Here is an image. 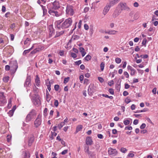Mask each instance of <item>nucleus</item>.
Masks as SVG:
<instances>
[{
    "label": "nucleus",
    "instance_id": "63",
    "mask_svg": "<svg viewBox=\"0 0 158 158\" xmlns=\"http://www.w3.org/2000/svg\"><path fill=\"white\" fill-rule=\"evenodd\" d=\"M10 66L9 65H6L5 66V69L6 70L8 71L10 69Z\"/></svg>",
    "mask_w": 158,
    "mask_h": 158
},
{
    "label": "nucleus",
    "instance_id": "40",
    "mask_svg": "<svg viewBox=\"0 0 158 158\" xmlns=\"http://www.w3.org/2000/svg\"><path fill=\"white\" fill-rule=\"evenodd\" d=\"M91 58V56L89 55H88L85 58V60L87 61L90 60Z\"/></svg>",
    "mask_w": 158,
    "mask_h": 158
},
{
    "label": "nucleus",
    "instance_id": "62",
    "mask_svg": "<svg viewBox=\"0 0 158 158\" xmlns=\"http://www.w3.org/2000/svg\"><path fill=\"white\" fill-rule=\"evenodd\" d=\"M108 84L109 86H111L114 84V81L113 80L109 81L108 83Z\"/></svg>",
    "mask_w": 158,
    "mask_h": 158
},
{
    "label": "nucleus",
    "instance_id": "18",
    "mask_svg": "<svg viewBox=\"0 0 158 158\" xmlns=\"http://www.w3.org/2000/svg\"><path fill=\"white\" fill-rule=\"evenodd\" d=\"M34 140V136L32 135L31 137H30L29 139L28 140V145L29 146H31L32 143L33 142Z\"/></svg>",
    "mask_w": 158,
    "mask_h": 158
},
{
    "label": "nucleus",
    "instance_id": "60",
    "mask_svg": "<svg viewBox=\"0 0 158 158\" xmlns=\"http://www.w3.org/2000/svg\"><path fill=\"white\" fill-rule=\"evenodd\" d=\"M131 102V101L130 99L128 98H127L125 99V102L127 104H128L129 103Z\"/></svg>",
    "mask_w": 158,
    "mask_h": 158
},
{
    "label": "nucleus",
    "instance_id": "36",
    "mask_svg": "<svg viewBox=\"0 0 158 158\" xmlns=\"http://www.w3.org/2000/svg\"><path fill=\"white\" fill-rule=\"evenodd\" d=\"M11 99L10 98L8 101V103L7 105V107L8 108H10L11 106Z\"/></svg>",
    "mask_w": 158,
    "mask_h": 158
},
{
    "label": "nucleus",
    "instance_id": "32",
    "mask_svg": "<svg viewBox=\"0 0 158 158\" xmlns=\"http://www.w3.org/2000/svg\"><path fill=\"white\" fill-rule=\"evenodd\" d=\"M30 155L28 152H25L24 157L23 158H30Z\"/></svg>",
    "mask_w": 158,
    "mask_h": 158
},
{
    "label": "nucleus",
    "instance_id": "33",
    "mask_svg": "<svg viewBox=\"0 0 158 158\" xmlns=\"http://www.w3.org/2000/svg\"><path fill=\"white\" fill-rule=\"evenodd\" d=\"M89 155V158H96L95 154L94 152H92Z\"/></svg>",
    "mask_w": 158,
    "mask_h": 158
},
{
    "label": "nucleus",
    "instance_id": "15",
    "mask_svg": "<svg viewBox=\"0 0 158 158\" xmlns=\"http://www.w3.org/2000/svg\"><path fill=\"white\" fill-rule=\"evenodd\" d=\"M31 85V77L28 76L27 77L25 82L24 83V85L26 87Z\"/></svg>",
    "mask_w": 158,
    "mask_h": 158
},
{
    "label": "nucleus",
    "instance_id": "53",
    "mask_svg": "<svg viewBox=\"0 0 158 158\" xmlns=\"http://www.w3.org/2000/svg\"><path fill=\"white\" fill-rule=\"evenodd\" d=\"M84 79V76L83 75H81L79 77V80L81 82H82V81Z\"/></svg>",
    "mask_w": 158,
    "mask_h": 158
},
{
    "label": "nucleus",
    "instance_id": "29",
    "mask_svg": "<svg viewBox=\"0 0 158 158\" xmlns=\"http://www.w3.org/2000/svg\"><path fill=\"white\" fill-rule=\"evenodd\" d=\"M43 10L44 15H45L46 14L47 12V10L46 8V7L43 5L41 6Z\"/></svg>",
    "mask_w": 158,
    "mask_h": 158
},
{
    "label": "nucleus",
    "instance_id": "4",
    "mask_svg": "<svg viewBox=\"0 0 158 158\" xmlns=\"http://www.w3.org/2000/svg\"><path fill=\"white\" fill-rule=\"evenodd\" d=\"M41 115L39 114L34 121L35 127L36 128L38 127L41 125Z\"/></svg>",
    "mask_w": 158,
    "mask_h": 158
},
{
    "label": "nucleus",
    "instance_id": "25",
    "mask_svg": "<svg viewBox=\"0 0 158 158\" xmlns=\"http://www.w3.org/2000/svg\"><path fill=\"white\" fill-rule=\"evenodd\" d=\"M7 43V41L4 40L2 39V38H0V44H3V47L5 46Z\"/></svg>",
    "mask_w": 158,
    "mask_h": 158
},
{
    "label": "nucleus",
    "instance_id": "14",
    "mask_svg": "<svg viewBox=\"0 0 158 158\" xmlns=\"http://www.w3.org/2000/svg\"><path fill=\"white\" fill-rule=\"evenodd\" d=\"M120 0H109V2L107 4L111 7L118 3Z\"/></svg>",
    "mask_w": 158,
    "mask_h": 158
},
{
    "label": "nucleus",
    "instance_id": "57",
    "mask_svg": "<svg viewBox=\"0 0 158 158\" xmlns=\"http://www.w3.org/2000/svg\"><path fill=\"white\" fill-rule=\"evenodd\" d=\"M109 92L110 94H111L112 95L114 94V91L113 89H109Z\"/></svg>",
    "mask_w": 158,
    "mask_h": 158
},
{
    "label": "nucleus",
    "instance_id": "42",
    "mask_svg": "<svg viewBox=\"0 0 158 158\" xmlns=\"http://www.w3.org/2000/svg\"><path fill=\"white\" fill-rule=\"evenodd\" d=\"M133 152L132 151L130 152L128 154L127 156L128 157H133L135 155L133 153H132Z\"/></svg>",
    "mask_w": 158,
    "mask_h": 158
},
{
    "label": "nucleus",
    "instance_id": "43",
    "mask_svg": "<svg viewBox=\"0 0 158 158\" xmlns=\"http://www.w3.org/2000/svg\"><path fill=\"white\" fill-rule=\"evenodd\" d=\"M54 105L56 107H58L59 105V102L57 100L55 99L54 100Z\"/></svg>",
    "mask_w": 158,
    "mask_h": 158
},
{
    "label": "nucleus",
    "instance_id": "23",
    "mask_svg": "<svg viewBox=\"0 0 158 158\" xmlns=\"http://www.w3.org/2000/svg\"><path fill=\"white\" fill-rule=\"evenodd\" d=\"M36 48L38 52H39L43 50L44 49V47L42 45H40L38 46Z\"/></svg>",
    "mask_w": 158,
    "mask_h": 158
},
{
    "label": "nucleus",
    "instance_id": "20",
    "mask_svg": "<svg viewBox=\"0 0 158 158\" xmlns=\"http://www.w3.org/2000/svg\"><path fill=\"white\" fill-rule=\"evenodd\" d=\"M83 128V126L81 125H78L76 128V132L77 133L79 131H81Z\"/></svg>",
    "mask_w": 158,
    "mask_h": 158
},
{
    "label": "nucleus",
    "instance_id": "16",
    "mask_svg": "<svg viewBox=\"0 0 158 158\" xmlns=\"http://www.w3.org/2000/svg\"><path fill=\"white\" fill-rule=\"evenodd\" d=\"M110 7H111L107 4L103 10V14L104 15H106L109 11Z\"/></svg>",
    "mask_w": 158,
    "mask_h": 158
},
{
    "label": "nucleus",
    "instance_id": "51",
    "mask_svg": "<svg viewBox=\"0 0 158 158\" xmlns=\"http://www.w3.org/2000/svg\"><path fill=\"white\" fill-rule=\"evenodd\" d=\"M47 85V88L48 89V90L50 92L51 90V84L50 82L48 83V84Z\"/></svg>",
    "mask_w": 158,
    "mask_h": 158
},
{
    "label": "nucleus",
    "instance_id": "58",
    "mask_svg": "<svg viewBox=\"0 0 158 158\" xmlns=\"http://www.w3.org/2000/svg\"><path fill=\"white\" fill-rule=\"evenodd\" d=\"M145 119L147 120V121L149 123H150L151 124L153 123L151 121V119H150V118H149L148 117H146L145 118Z\"/></svg>",
    "mask_w": 158,
    "mask_h": 158
},
{
    "label": "nucleus",
    "instance_id": "27",
    "mask_svg": "<svg viewBox=\"0 0 158 158\" xmlns=\"http://www.w3.org/2000/svg\"><path fill=\"white\" fill-rule=\"evenodd\" d=\"M123 123L125 125H127L130 124V121L128 119H125L123 120Z\"/></svg>",
    "mask_w": 158,
    "mask_h": 158
},
{
    "label": "nucleus",
    "instance_id": "38",
    "mask_svg": "<svg viewBox=\"0 0 158 158\" xmlns=\"http://www.w3.org/2000/svg\"><path fill=\"white\" fill-rule=\"evenodd\" d=\"M115 61L117 64H119L121 63V60L120 58L117 57L115 58Z\"/></svg>",
    "mask_w": 158,
    "mask_h": 158
},
{
    "label": "nucleus",
    "instance_id": "54",
    "mask_svg": "<svg viewBox=\"0 0 158 158\" xmlns=\"http://www.w3.org/2000/svg\"><path fill=\"white\" fill-rule=\"evenodd\" d=\"M98 79L99 81L101 83H102L104 82V80L103 78L101 77H98Z\"/></svg>",
    "mask_w": 158,
    "mask_h": 158
},
{
    "label": "nucleus",
    "instance_id": "34",
    "mask_svg": "<svg viewBox=\"0 0 158 158\" xmlns=\"http://www.w3.org/2000/svg\"><path fill=\"white\" fill-rule=\"evenodd\" d=\"M48 109L47 108H45L43 114L44 117H46L48 115Z\"/></svg>",
    "mask_w": 158,
    "mask_h": 158
},
{
    "label": "nucleus",
    "instance_id": "21",
    "mask_svg": "<svg viewBox=\"0 0 158 158\" xmlns=\"http://www.w3.org/2000/svg\"><path fill=\"white\" fill-rule=\"evenodd\" d=\"M64 33V31H57L56 35L55 36V38L59 37L61 35L63 34Z\"/></svg>",
    "mask_w": 158,
    "mask_h": 158
},
{
    "label": "nucleus",
    "instance_id": "30",
    "mask_svg": "<svg viewBox=\"0 0 158 158\" xmlns=\"http://www.w3.org/2000/svg\"><path fill=\"white\" fill-rule=\"evenodd\" d=\"M65 124V123H64L61 122L57 125V127L60 129Z\"/></svg>",
    "mask_w": 158,
    "mask_h": 158
},
{
    "label": "nucleus",
    "instance_id": "44",
    "mask_svg": "<svg viewBox=\"0 0 158 158\" xmlns=\"http://www.w3.org/2000/svg\"><path fill=\"white\" fill-rule=\"evenodd\" d=\"M60 86L59 85H56L54 86V89L56 91H57L59 89Z\"/></svg>",
    "mask_w": 158,
    "mask_h": 158
},
{
    "label": "nucleus",
    "instance_id": "46",
    "mask_svg": "<svg viewBox=\"0 0 158 158\" xmlns=\"http://www.w3.org/2000/svg\"><path fill=\"white\" fill-rule=\"evenodd\" d=\"M11 136L10 135H8L7 136V140L8 142H9L11 141Z\"/></svg>",
    "mask_w": 158,
    "mask_h": 158
},
{
    "label": "nucleus",
    "instance_id": "1",
    "mask_svg": "<svg viewBox=\"0 0 158 158\" xmlns=\"http://www.w3.org/2000/svg\"><path fill=\"white\" fill-rule=\"evenodd\" d=\"M60 7L59 2L55 1L53 3H49L47 5V8L48 9V13L51 15L59 17L60 15V14L57 10Z\"/></svg>",
    "mask_w": 158,
    "mask_h": 158
},
{
    "label": "nucleus",
    "instance_id": "48",
    "mask_svg": "<svg viewBox=\"0 0 158 158\" xmlns=\"http://www.w3.org/2000/svg\"><path fill=\"white\" fill-rule=\"evenodd\" d=\"M9 79V77H5L3 78V80L5 82H7Z\"/></svg>",
    "mask_w": 158,
    "mask_h": 158
},
{
    "label": "nucleus",
    "instance_id": "47",
    "mask_svg": "<svg viewBox=\"0 0 158 158\" xmlns=\"http://www.w3.org/2000/svg\"><path fill=\"white\" fill-rule=\"evenodd\" d=\"M71 55L72 57L73 58H76L77 57V55L75 53L73 52L71 53Z\"/></svg>",
    "mask_w": 158,
    "mask_h": 158
},
{
    "label": "nucleus",
    "instance_id": "50",
    "mask_svg": "<svg viewBox=\"0 0 158 158\" xmlns=\"http://www.w3.org/2000/svg\"><path fill=\"white\" fill-rule=\"evenodd\" d=\"M68 152V149H65L63 151L61 152V154L63 155H65V154L67 153Z\"/></svg>",
    "mask_w": 158,
    "mask_h": 158
},
{
    "label": "nucleus",
    "instance_id": "7",
    "mask_svg": "<svg viewBox=\"0 0 158 158\" xmlns=\"http://www.w3.org/2000/svg\"><path fill=\"white\" fill-rule=\"evenodd\" d=\"M66 11V14L70 16L73 15L74 13L72 6L70 5L67 6Z\"/></svg>",
    "mask_w": 158,
    "mask_h": 158
},
{
    "label": "nucleus",
    "instance_id": "31",
    "mask_svg": "<svg viewBox=\"0 0 158 158\" xmlns=\"http://www.w3.org/2000/svg\"><path fill=\"white\" fill-rule=\"evenodd\" d=\"M148 110V109L144 108L143 110H136L135 112V113H140V112H146V111H147Z\"/></svg>",
    "mask_w": 158,
    "mask_h": 158
},
{
    "label": "nucleus",
    "instance_id": "13",
    "mask_svg": "<svg viewBox=\"0 0 158 158\" xmlns=\"http://www.w3.org/2000/svg\"><path fill=\"white\" fill-rule=\"evenodd\" d=\"M122 11L118 7H117L114 10L113 14V16L114 18H116L121 13Z\"/></svg>",
    "mask_w": 158,
    "mask_h": 158
},
{
    "label": "nucleus",
    "instance_id": "3",
    "mask_svg": "<svg viewBox=\"0 0 158 158\" xmlns=\"http://www.w3.org/2000/svg\"><path fill=\"white\" fill-rule=\"evenodd\" d=\"M36 114L35 110L33 109L27 115L26 118V122H28L30 121L31 119L34 118Z\"/></svg>",
    "mask_w": 158,
    "mask_h": 158
},
{
    "label": "nucleus",
    "instance_id": "56",
    "mask_svg": "<svg viewBox=\"0 0 158 158\" xmlns=\"http://www.w3.org/2000/svg\"><path fill=\"white\" fill-rule=\"evenodd\" d=\"M46 100L48 102H49L50 101V100L51 98V96H46Z\"/></svg>",
    "mask_w": 158,
    "mask_h": 158
},
{
    "label": "nucleus",
    "instance_id": "28",
    "mask_svg": "<svg viewBox=\"0 0 158 158\" xmlns=\"http://www.w3.org/2000/svg\"><path fill=\"white\" fill-rule=\"evenodd\" d=\"M120 151L123 153H125L127 152V150L126 148L122 147L121 148Z\"/></svg>",
    "mask_w": 158,
    "mask_h": 158
},
{
    "label": "nucleus",
    "instance_id": "39",
    "mask_svg": "<svg viewBox=\"0 0 158 158\" xmlns=\"http://www.w3.org/2000/svg\"><path fill=\"white\" fill-rule=\"evenodd\" d=\"M14 112V111L13 110H10L8 112V114L9 116L11 117L13 115Z\"/></svg>",
    "mask_w": 158,
    "mask_h": 158
},
{
    "label": "nucleus",
    "instance_id": "19",
    "mask_svg": "<svg viewBox=\"0 0 158 158\" xmlns=\"http://www.w3.org/2000/svg\"><path fill=\"white\" fill-rule=\"evenodd\" d=\"M35 83L37 86H39L40 85V81L38 76H36V78L35 79Z\"/></svg>",
    "mask_w": 158,
    "mask_h": 158
},
{
    "label": "nucleus",
    "instance_id": "22",
    "mask_svg": "<svg viewBox=\"0 0 158 158\" xmlns=\"http://www.w3.org/2000/svg\"><path fill=\"white\" fill-rule=\"evenodd\" d=\"M33 46L31 48L25 50L23 52V55H26L33 48Z\"/></svg>",
    "mask_w": 158,
    "mask_h": 158
},
{
    "label": "nucleus",
    "instance_id": "49",
    "mask_svg": "<svg viewBox=\"0 0 158 158\" xmlns=\"http://www.w3.org/2000/svg\"><path fill=\"white\" fill-rule=\"evenodd\" d=\"M69 80V77H67L66 78H64V83L65 84L66 83H67Z\"/></svg>",
    "mask_w": 158,
    "mask_h": 158
},
{
    "label": "nucleus",
    "instance_id": "9",
    "mask_svg": "<svg viewBox=\"0 0 158 158\" xmlns=\"http://www.w3.org/2000/svg\"><path fill=\"white\" fill-rule=\"evenodd\" d=\"M31 100L35 105H39L40 104V100L38 97L37 96H36V95H35V97H33L32 98Z\"/></svg>",
    "mask_w": 158,
    "mask_h": 158
},
{
    "label": "nucleus",
    "instance_id": "41",
    "mask_svg": "<svg viewBox=\"0 0 158 158\" xmlns=\"http://www.w3.org/2000/svg\"><path fill=\"white\" fill-rule=\"evenodd\" d=\"M100 68L102 70V71L103 70V69H104V67L105 66V64L104 63L102 62L100 65Z\"/></svg>",
    "mask_w": 158,
    "mask_h": 158
},
{
    "label": "nucleus",
    "instance_id": "61",
    "mask_svg": "<svg viewBox=\"0 0 158 158\" xmlns=\"http://www.w3.org/2000/svg\"><path fill=\"white\" fill-rule=\"evenodd\" d=\"M37 52H38L36 48L31 52V54H35Z\"/></svg>",
    "mask_w": 158,
    "mask_h": 158
},
{
    "label": "nucleus",
    "instance_id": "52",
    "mask_svg": "<svg viewBox=\"0 0 158 158\" xmlns=\"http://www.w3.org/2000/svg\"><path fill=\"white\" fill-rule=\"evenodd\" d=\"M146 126V125L145 123H143L140 126V128L141 129H143Z\"/></svg>",
    "mask_w": 158,
    "mask_h": 158
},
{
    "label": "nucleus",
    "instance_id": "8",
    "mask_svg": "<svg viewBox=\"0 0 158 158\" xmlns=\"http://www.w3.org/2000/svg\"><path fill=\"white\" fill-rule=\"evenodd\" d=\"M120 6L121 8L120 9L122 11L123 10H130V8L127 6L126 5V4L125 3H120L118 5V7Z\"/></svg>",
    "mask_w": 158,
    "mask_h": 158
},
{
    "label": "nucleus",
    "instance_id": "17",
    "mask_svg": "<svg viewBox=\"0 0 158 158\" xmlns=\"http://www.w3.org/2000/svg\"><path fill=\"white\" fill-rule=\"evenodd\" d=\"M93 141L91 137H88L86 139V143L87 145H91L92 144Z\"/></svg>",
    "mask_w": 158,
    "mask_h": 158
},
{
    "label": "nucleus",
    "instance_id": "5",
    "mask_svg": "<svg viewBox=\"0 0 158 158\" xmlns=\"http://www.w3.org/2000/svg\"><path fill=\"white\" fill-rule=\"evenodd\" d=\"M108 154L111 156H116L118 152L115 149H114L111 148H109L108 150Z\"/></svg>",
    "mask_w": 158,
    "mask_h": 158
},
{
    "label": "nucleus",
    "instance_id": "37",
    "mask_svg": "<svg viewBox=\"0 0 158 158\" xmlns=\"http://www.w3.org/2000/svg\"><path fill=\"white\" fill-rule=\"evenodd\" d=\"M131 72L130 73V74L131 75L133 76L134 75H135V74L136 72V71L135 69H132L131 70Z\"/></svg>",
    "mask_w": 158,
    "mask_h": 158
},
{
    "label": "nucleus",
    "instance_id": "26",
    "mask_svg": "<svg viewBox=\"0 0 158 158\" xmlns=\"http://www.w3.org/2000/svg\"><path fill=\"white\" fill-rule=\"evenodd\" d=\"M30 39L29 38H27L26 40L24 41V44L25 45H29L30 44Z\"/></svg>",
    "mask_w": 158,
    "mask_h": 158
},
{
    "label": "nucleus",
    "instance_id": "59",
    "mask_svg": "<svg viewBox=\"0 0 158 158\" xmlns=\"http://www.w3.org/2000/svg\"><path fill=\"white\" fill-rule=\"evenodd\" d=\"M123 74L126 78H128L129 77V75L128 73L126 71L124 72Z\"/></svg>",
    "mask_w": 158,
    "mask_h": 158
},
{
    "label": "nucleus",
    "instance_id": "2",
    "mask_svg": "<svg viewBox=\"0 0 158 158\" xmlns=\"http://www.w3.org/2000/svg\"><path fill=\"white\" fill-rule=\"evenodd\" d=\"M64 19L56 21L55 23V24L56 27L58 29L62 28H68L70 26L72 23L73 21L72 19L69 18L65 19V21L61 24L63 21Z\"/></svg>",
    "mask_w": 158,
    "mask_h": 158
},
{
    "label": "nucleus",
    "instance_id": "12",
    "mask_svg": "<svg viewBox=\"0 0 158 158\" xmlns=\"http://www.w3.org/2000/svg\"><path fill=\"white\" fill-rule=\"evenodd\" d=\"M48 31L49 32V36L51 37L55 33V30L53 28V25H50L48 27Z\"/></svg>",
    "mask_w": 158,
    "mask_h": 158
},
{
    "label": "nucleus",
    "instance_id": "64",
    "mask_svg": "<svg viewBox=\"0 0 158 158\" xmlns=\"http://www.w3.org/2000/svg\"><path fill=\"white\" fill-rule=\"evenodd\" d=\"M59 54L60 56H63L64 55V51L63 50L60 51Z\"/></svg>",
    "mask_w": 158,
    "mask_h": 158
},
{
    "label": "nucleus",
    "instance_id": "10",
    "mask_svg": "<svg viewBox=\"0 0 158 158\" xmlns=\"http://www.w3.org/2000/svg\"><path fill=\"white\" fill-rule=\"evenodd\" d=\"M88 94L89 95L91 96L94 92V85L93 84H90L88 89Z\"/></svg>",
    "mask_w": 158,
    "mask_h": 158
},
{
    "label": "nucleus",
    "instance_id": "11",
    "mask_svg": "<svg viewBox=\"0 0 158 158\" xmlns=\"http://www.w3.org/2000/svg\"><path fill=\"white\" fill-rule=\"evenodd\" d=\"M0 102L3 104H5L6 103V99L5 97L4 93L3 92L0 93Z\"/></svg>",
    "mask_w": 158,
    "mask_h": 158
},
{
    "label": "nucleus",
    "instance_id": "6",
    "mask_svg": "<svg viewBox=\"0 0 158 158\" xmlns=\"http://www.w3.org/2000/svg\"><path fill=\"white\" fill-rule=\"evenodd\" d=\"M10 68L12 69V70L16 72L18 68V64L16 60L11 61L10 63Z\"/></svg>",
    "mask_w": 158,
    "mask_h": 158
},
{
    "label": "nucleus",
    "instance_id": "24",
    "mask_svg": "<svg viewBox=\"0 0 158 158\" xmlns=\"http://www.w3.org/2000/svg\"><path fill=\"white\" fill-rule=\"evenodd\" d=\"M80 38V36L77 35H73L71 39L72 40H78Z\"/></svg>",
    "mask_w": 158,
    "mask_h": 158
},
{
    "label": "nucleus",
    "instance_id": "35",
    "mask_svg": "<svg viewBox=\"0 0 158 158\" xmlns=\"http://www.w3.org/2000/svg\"><path fill=\"white\" fill-rule=\"evenodd\" d=\"M117 31L115 30H111L109 31V35H115Z\"/></svg>",
    "mask_w": 158,
    "mask_h": 158
},
{
    "label": "nucleus",
    "instance_id": "45",
    "mask_svg": "<svg viewBox=\"0 0 158 158\" xmlns=\"http://www.w3.org/2000/svg\"><path fill=\"white\" fill-rule=\"evenodd\" d=\"M132 129V127L131 126H126L125 127V130H131Z\"/></svg>",
    "mask_w": 158,
    "mask_h": 158
},
{
    "label": "nucleus",
    "instance_id": "55",
    "mask_svg": "<svg viewBox=\"0 0 158 158\" xmlns=\"http://www.w3.org/2000/svg\"><path fill=\"white\" fill-rule=\"evenodd\" d=\"M33 91L37 93L38 91V89L36 86L35 85L33 87Z\"/></svg>",
    "mask_w": 158,
    "mask_h": 158
}]
</instances>
